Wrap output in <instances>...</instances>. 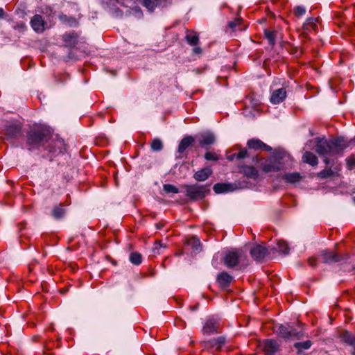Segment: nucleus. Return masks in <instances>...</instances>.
Returning a JSON list of instances; mask_svg holds the SVG:
<instances>
[{"label": "nucleus", "mask_w": 355, "mask_h": 355, "mask_svg": "<svg viewBox=\"0 0 355 355\" xmlns=\"http://www.w3.org/2000/svg\"><path fill=\"white\" fill-rule=\"evenodd\" d=\"M315 151L324 159L326 164H331L330 157L342 154L348 146L347 141L343 137L327 141L324 139L316 138ZM334 160H332V162Z\"/></svg>", "instance_id": "1"}, {"label": "nucleus", "mask_w": 355, "mask_h": 355, "mask_svg": "<svg viewBox=\"0 0 355 355\" xmlns=\"http://www.w3.org/2000/svg\"><path fill=\"white\" fill-rule=\"evenodd\" d=\"M51 137V130L43 125H37L28 132L27 142L29 145H40L47 141Z\"/></svg>", "instance_id": "2"}, {"label": "nucleus", "mask_w": 355, "mask_h": 355, "mask_svg": "<svg viewBox=\"0 0 355 355\" xmlns=\"http://www.w3.org/2000/svg\"><path fill=\"white\" fill-rule=\"evenodd\" d=\"M184 188L186 196L193 200L202 199L209 192V187L206 185H186Z\"/></svg>", "instance_id": "3"}, {"label": "nucleus", "mask_w": 355, "mask_h": 355, "mask_svg": "<svg viewBox=\"0 0 355 355\" xmlns=\"http://www.w3.org/2000/svg\"><path fill=\"white\" fill-rule=\"evenodd\" d=\"M282 156L276 155L270 157L261 164V168L265 173L276 172L283 168V164L281 162Z\"/></svg>", "instance_id": "4"}, {"label": "nucleus", "mask_w": 355, "mask_h": 355, "mask_svg": "<svg viewBox=\"0 0 355 355\" xmlns=\"http://www.w3.org/2000/svg\"><path fill=\"white\" fill-rule=\"evenodd\" d=\"M275 332L279 336L287 339L293 338L300 339L303 336L302 331H297L290 326L286 327L282 324L275 327Z\"/></svg>", "instance_id": "5"}, {"label": "nucleus", "mask_w": 355, "mask_h": 355, "mask_svg": "<svg viewBox=\"0 0 355 355\" xmlns=\"http://www.w3.org/2000/svg\"><path fill=\"white\" fill-rule=\"evenodd\" d=\"M243 257L241 250L229 252L224 257V263L229 268L234 267Z\"/></svg>", "instance_id": "6"}, {"label": "nucleus", "mask_w": 355, "mask_h": 355, "mask_svg": "<svg viewBox=\"0 0 355 355\" xmlns=\"http://www.w3.org/2000/svg\"><path fill=\"white\" fill-rule=\"evenodd\" d=\"M321 258L322 261L325 263H332L340 261L343 259H347L348 255H345L343 257L339 256L338 254L330 252L329 250H323L320 253Z\"/></svg>", "instance_id": "7"}, {"label": "nucleus", "mask_w": 355, "mask_h": 355, "mask_svg": "<svg viewBox=\"0 0 355 355\" xmlns=\"http://www.w3.org/2000/svg\"><path fill=\"white\" fill-rule=\"evenodd\" d=\"M268 254V249L261 245H257L250 250V254L257 261L262 260Z\"/></svg>", "instance_id": "8"}, {"label": "nucleus", "mask_w": 355, "mask_h": 355, "mask_svg": "<svg viewBox=\"0 0 355 355\" xmlns=\"http://www.w3.org/2000/svg\"><path fill=\"white\" fill-rule=\"evenodd\" d=\"M199 144L201 147L205 148L207 146L212 145L216 141L214 135L210 132L200 133L198 136Z\"/></svg>", "instance_id": "9"}, {"label": "nucleus", "mask_w": 355, "mask_h": 355, "mask_svg": "<svg viewBox=\"0 0 355 355\" xmlns=\"http://www.w3.org/2000/svg\"><path fill=\"white\" fill-rule=\"evenodd\" d=\"M286 90L285 88H279L275 89L271 93L270 96V103L272 104H279L281 102L284 101L286 98Z\"/></svg>", "instance_id": "10"}, {"label": "nucleus", "mask_w": 355, "mask_h": 355, "mask_svg": "<svg viewBox=\"0 0 355 355\" xmlns=\"http://www.w3.org/2000/svg\"><path fill=\"white\" fill-rule=\"evenodd\" d=\"M5 131L8 137L15 138L21 135V127L19 123H10L6 126Z\"/></svg>", "instance_id": "11"}, {"label": "nucleus", "mask_w": 355, "mask_h": 355, "mask_svg": "<svg viewBox=\"0 0 355 355\" xmlns=\"http://www.w3.org/2000/svg\"><path fill=\"white\" fill-rule=\"evenodd\" d=\"M33 29L37 33H42L44 31L45 22L40 15H35L31 20Z\"/></svg>", "instance_id": "12"}, {"label": "nucleus", "mask_w": 355, "mask_h": 355, "mask_svg": "<svg viewBox=\"0 0 355 355\" xmlns=\"http://www.w3.org/2000/svg\"><path fill=\"white\" fill-rule=\"evenodd\" d=\"M248 146L254 150H264L266 151H270L272 150L271 147L266 145L263 142H262L260 139H252L248 141Z\"/></svg>", "instance_id": "13"}, {"label": "nucleus", "mask_w": 355, "mask_h": 355, "mask_svg": "<svg viewBox=\"0 0 355 355\" xmlns=\"http://www.w3.org/2000/svg\"><path fill=\"white\" fill-rule=\"evenodd\" d=\"M218 328V326L215 320L208 319L202 328V332L205 334H214L217 331Z\"/></svg>", "instance_id": "14"}, {"label": "nucleus", "mask_w": 355, "mask_h": 355, "mask_svg": "<svg viewBox=\"0 0 355 355\" xmlns=\"http://www.w3.org/2000/svg\"><path fill=\"white\" fill-rule=\"evenodd\" d=\"M263 349L267 355L273 354L279 350V345L274 340H266L263 343Z\"/></svg>", "instance_id": "15"}, {"label": "nucleus", "mask_w": 355, "mask_h": 355, "mask_svg": "<svg viewBox=\"0 0 355 355\" xmlns=\"http://www.w3.org/2000/svg\"><path fill=\"white\" fill-rule=\"evenodd\" d=\"M63 41L65 46L72 47L78 42V35L77 33L72 32L63 35Z\"/></svg>", "instance_id": "16"}, {"label": "nucleus", "mask_w": 355, "mask_h": 355, "mask_svg": "<svg viewBox=\"0 0 355 355\" xmlns=\"http://www.w3.org/2000/svg\"><path fill=\"white\" fill-rule=\"evenodd\" d=\"M211 173L212 170L210 168H204L196 172L193 178L197 181H205L211 175Z\"/></svg>", "instance_id": "17"}, {"label": "nucleus", "mask_w": 355, "mask_h": 355, "mask_svg": "<svg viewBox=\"0 0 355 355\" xmlns=\"http://www.w3.org/2000/svg\"><path fill=\"white\" fill-rule=\"evenodd\" d=\"M193 141L194 139L191 136L183 138L178 146V153H182Z\"/></svg>", "instance_id": "18"}, {"label": "nucleus", "mask_w": 355, "mask_h": 355, "mask_svg": "<svg viewBox=\"0 0 355 355\" xmlns=\"http://www.w3.org/2000/svg\"><path fill=\"white\" fill-rule=\"evenodd\" d=\"M232 279V277L225 272L220 273L217 277V281L221 286H227Z\"/></svg>", "instance_id": "19"}, {"label": "nucleus", "mask_w": 355, "mask_h": 355, "mask_svg": "<svg viewBox=\"0 0 355 355\" xmlns=\"http://www.w3.org/2000/svg\"><path fill=\"white\" fill-rule=\"evenodd\" d=\"M214 191L216 193H222L232 191V185L230 184L218 183L214 186Z\"/></svg>", "instance_id": "20"}, {"label": "nucleus", "mask_w": 355, "mask_h": 355, "mask_svg": "<svg viewBox=\"0 0 355 355\" xmlns=\"http://www.w3.org/2000/svg\"><path fill=\"white\" fill-rule=\"evenodd\" d=\"M302 159L304 162L311 165L316 166L318 164L317 157L311 152H306L302 156Z\"/></svg>", "instance_id": "21"}, {"label": "nucleus", "mask_w": 355, "mask_h": 355, "mask_svg": "<svg viewBox=\"0 0 355 355\" xmlns=\"http://www.w3.org/2000/svg\"><path fill=\"white\" fill-rule=\"evenodd\" d=\"M242 172L248 178L256 179L259 174L257 170L251 166H244L242 167Z\"/></svg>", "instance_id": "22"}, {"label": "nucleus", "mask_w": 355, "mask_h": 355, "mask_svg": "<svg viewBox=\"0 0 355 355\" xmlns=\"http://www.w3.org/2000/svg\"><path fill=\"white\" fill-rule=\"evenodd\" d=\"M264 35L266 38L268 40L269 44L271 46H274L275 44L278 32L277 31L265 30Z\"/></svg>", "instance_id": "23"}, {"label": "nucleus", "mask_w": 355, "mask_h": 355, "mask_svg": "<svg viewBox=\"0 0 355 355\" xmlns=\"http://www.w3.org/2000/svg\"><path fill=\"white\" fill-rule=\"evenodd\" d=\"M335 169H336V171H333L331 168L324 169L318 173V177L321 178H327L338 175V172L340 169L337 168H335Z\"/></svg>", "instance_id": "24"}, {"label": "nucleus", "mask_w": 355, "mask_h": 355, "mask_svg": "<svg viewBox=\"0 0 355 355\" xmlns=\"http://www.w3.org/2000/svg\"><path fill=\"white\" fill-rule=\"evenodd\" d=\"M284 180L290 183H295L299 182L302 177L299 173H286L283 176Z\"/></svg>", "instance_id": "25"}, {"label": "nucleus", "mask_w": 355, "mask_h": 355, "mask_svg": "<svg viewBox=\"0 0 355 355\" xmlns=\"http://www.w3.org/2000/svg\"><path fill=\"white\" fill-rule=\"evenodd\" d=\"M65 213V209L61 207L60 206L55 207L52 210V216L55 219L62 218L64 216Z\"/></svg>", "instance_id": "26"}, {"label": "nucleus", "mask_w": 355, "mask_h": 355, "mask_svg": "<svg viewBox=\"0 0 355 355\" xmlns=\"http://www.w3.org/2000/svg\"><path fill=\"white\" fill-rule=\"evenodd\" d=\"M59 18L64 24L70 26H74L78 24V21L74 17H68L65 15H60Z\"/></svg>", "instance_id": "27"}, {"label": "nucleus", "mask_w": 355, "mask_h": 355, "mask_svg": "<svg viewBox=\"0 0 355 355\" xmlns=\"http://www.w3.org/2000/svg\"><path fill=\"white\" fill-rule=\"evenodd\" d=\"M312 345V343L311 340H306V341H304V342H299V343H295L294 344V347L295 348H297L299 352L303 350V349H308L311 347Z\"/></svg>", "instance_id": "28"}, {"label": "nucleus", "mask_w": 355, "mask_h": 355, "mask_svg": "<svg viewBox=\"0 0 355 355\" xmlns=\"http://www.w3.org/2000/svg\"><path fill=\"white\" fill-rule=\"evenodd\" d=\"M150 146L153 151H160L163 148V143L160 139L155 138L153 140Z\"/></svg>", "instance_id": "29"}, {"label": "nucleus", "mask_w": 355, "mask_h": 355, "mask_svg": "<svg viewBox=\"0 0 355 355\" xmlns=\"http://www.w3.org/2000/svg\"><path fill=\"white\" fill-rule=\"evenodd\" d=\"M342 338H343V340L345 343H347L351 345H355V336L354 335L351 334L350 333H349L347 331L345 332L343 334Z\"/></svg>", "instance_id": "30"}, {"label": "nucleus", "mask_w": 355, "mask_h": 355, "mask_svg": "<svg viewBox=\"0 0 355 355\" xmlns=\"http://www.w3.org/2000/svg\"><path fill=\"white\" fill-rule=\"evenodd\" d=\"M130 261L135 265H139L141 263V255L138 252L132 253L130 255Z\"/></svg>", "instance_id": "31"}, {"label": "nucleus", "mask_w": 355, "mask_h": 355, "mask_svg": "<svg viewBox=\"0 0 355 355\" xmlns=\"http://www.w3.org/2000/svg\"><path fill=\"white\" fill-rule=\"evenodd\" d=\"M187 243L189 245H191L192 248L196 250L199 249L200 245V240L196 236H192L191 238H190L188 240Z\"/></svg>", "instance_id": "32"}, {"label": "nucleus", "mask_w": 355, "mask_h": 355, "mask_svg": "<svg viewBox=\"0 0 355 355\" xmlns=\"http://www.w3.org/2000/svg\"><path fill=\"white\" fill-rule=\"evenodd\" d=\"M186 40L191 46H196L198 44L199 38L198 36L196 34L193 35H187Z\"/></svg>", "instance_id": "33"}, {"label": "nucleus", "mask_w": 355, "mask_h": 355, "mask_svg": "<svg viewBox=\"0 0 355 355\" xmlns=\"http://www.w3.org/2000/svg\"><path fill=\"white\" fill-rule=\"evenodd\" d=\"M225 342V338L219 337L217 339L212 340L211 343V345L212 347H216L217 349H219L222 345H223Z\"/></svg>", "instance_id": "34"}, {"label": "nucleus", "mask_w": 355, "mask_h": 355, "mask_svg": "<svg viewBox=\"0 0 355 355\" xmlns=\"http://www.w3.org/2000/svg\"><path fill=\"white\" fill-rule=\"evenodd\" d=\"M163 189L166 193H178L179 192V189L177 187L170 184H164L163 186Z\"/></svg>", "instance_id": "35"}, {"label": "nucleus", "mask_w": 355, "mask_h": 355, "mask_svg": "<svg viewBox=\"0 0 355 355\" xmlns=\"http://www.w3.org/2000/svg\"><path fill=\"white\" fill-rule=\"evenodd\" d=\"M278 245V250L279 252H282L284 254H288L289 252V248L288 247V245L284 241H279L277 243Z\"/></svg>", "instance_id": "36"}, {"label": "nucleus", "mask_w": 355, "mask_h": 355, "mask_svg": "<svg viewBox=\"0 0 355 355\" xmlns=\"http://www.w3.org/2000/svg\"><path fill=\"white\" fill-rule=\"evenodd\" d=\"M141 4L150 10H153L156 6L155 0H141Z\"/></svg>", "instance_id": "37"}, {"label": "nucleus", "mask_w": 355, "mask_h": 355, "mask_svg": "<svg viewBox=\"0 0 355 355\" xmlns=\"http://www.w3.org/2000/svg\"><path fill=\"white\" fill-rule=\"evenodd\" d=\"M294 13L297 17H301L306 13V8L302 6H297L294 8Z\"/></svg>", "instance_id": "38"}, {"label": "nucleus", "mask_w": 355, "mask_h": 355, "mask_svg": "<svg viewBox=\"0 0 355 355\" xmlns=\"http://www.w3.org/2000/svg\"><path fill=\"white\" fill-rule=\"evenodd\" d=\"M205 159L208 161H217L218 159V156L212 152H207L205 155Z\"/></svg>", "instance_id": "39"}, {"label": "nucleus", "mask_w": 355, "mask_h": 355, "mask_svg": "<svg viewBox=\"0 0 355 355\" xmlns=\"http://www.w3.org/2000/svg\"><path fill=\"white\" fill-rule=\"evenodd\" d=\"M241 22V19H235L234 21H230L228 26L230 28L234 29Z\"/></svg>", "instance_id": "40"}, {"label": "nucleus", "mask_w": 355, "mask_h": 355, "mask_svg": "<svg viewBox=\"0 0 355 355\" xmlns=\"http://www.w3.org/2000/svg\"><path fill=\"white\" fill-rule=\"evenodd\" d=\"M248 155V151L245 149L241 150L236 154V158L237 159H243L246 157Z\"/></svg>", "instance_id": "41"}, {"label": "nucleus", "mask_w": 355, "mask_h": 355, "mask_svg": "<svg viewBox=\"0 0 355 355\" xmlns=\"http://www.w3.org/2000/svg\"><path fill=\"white\" fill-rule=\"evenodd\" d=\"M347 162L350 166H355V157L351 156L347 159Z\"/></svg>", "instance_id": "42"}, {"label": "nucleus", "mask_w": 355, "mask_h": 355, "mask_svg": "<svg viewBox=\"0 0 355 355\" xmlns=\"http://www.w3.org/2000/svg\"><path fill=\"white\" fill-rule=\"evenodd\" d=\"M159 248H165V245L162 244L161 241H157L155 243L154 251H155Z\"/></svg>", "instance_id": "43"}, {"label": "nucleus", "mask_w": 355, "mask_h": 355, "mask_svg": "<svg viewBox=\"0 0 355 355\" xmlns=\"http://www.w3.org/2000/svg\"><path fill=\"white\" fill-rule=\"evenodd\" d=\"M193 52L195 54H200L202 53V49L200 47L197 46V47L193 48Z\"/></svg>", "instance_id": "44"}, {"label": "nucleus", "mask_w": 355, "mask_h": 355, "mask_svg": "<svg viewBox=\"0 0 355 355\" xmlns=\"http://www.w3.org/2000/svg\"><path fill=\"white\" fill-rule=\"evenodd\" d=\"M308 262L311 266H315V260L313 258H309L308 260Z\"/></svg>", "instance_id": "45"}, {"label": "nucleus", "mask_w": 355, "mask_h": 355, "mask_svg": "<svg viewBox=\"0 0 355 355\" xmlns=\"http://www.w3.org/2000/svg\"><path fill=\"white\" fill-rule=\"evenodd\" d=\"M315 21V19L314 18H312V17H310V18H308L306 19V24H313Z\"/></svg>", "instance_id": "46"}, {"label": "nucleus", "mask_w": 355, "mask_h": 355, "mask_svg": "<svg viewBox=\"0 0 355 355\" xmlns=\"http://www.w3.org/2000/svg\"><path fill=\"white\" fill-rule=\"evenodd\" d=\"M3 15H4L3 10L0 8V17H3Z\"/></svg>", "instance_id": "47"}, {"label": "nucleus", "mask_w": 355, "mask_h": 355, "mask_svg": "<svg viewBox=\"0 0 355 355\" xmlns=\"http://www.w3.org/2000/svg\"><path fill=\"white\" fill-rule=\"evenodd\" d=\"M234 157H236V154H234L232 155H231L229 159L232 160Z\"/></svg>", "instance_id": "48"}, {"label": "nucleus", "mask_w": 355, "mask_h": 355, "mask_svg": "<svg viewBox=\"0 0 355 355\" xmlns=\"http://www.w3.org/2000/svg\"><path fill=\"white\" fill-rule=\"evenodd\" d=\"M352 355H355V346L352 349Z\"/></svg>", "instance_id": "49"}, {"label": "nucleus", "mask_w": 355, "mask_h": 355, "mask_svg": "<svg viewBox=\"0 0 355 355\" xmlns=\"http://www.w3.org/2000/svg\"><path fill=\"white\" fill-rule=\"evenodd\" d=\"M157 227L158 229H159V228H161V226H160V225H157Z\"/></svg>", "instance_id": "50"}, {"label": "nucleus", "mask_w": 355, "mask_h": 355, "mask_svg": "<svg viewBox=\"0 0 355 355\" xmlns=\"http://www.w3.org/2000/svg\"><path fill=\"white\" fill-rule=\"evenodd\" d=\"M354 202H355V198H354Z\"/></svg>", "instance_id": "51"}]
</instances>
